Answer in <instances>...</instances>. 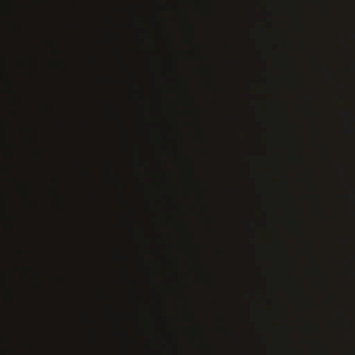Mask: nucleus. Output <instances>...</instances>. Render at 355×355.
<instances>
[{
    "mask_svg": "<svg viewBox=\"0 0 355 355\" xmlns=\"http://www.w3.org/2000/svg\"><path fill=\"white\" fill-rule=\"evenodd\" d=\"M19 218H17V257L21 260L22 258H24V249L21 247V231L19 232L20 229H21V226H19Z\"/></svg>",
    "mask_w": 355,
    "mask_h": 355,
    "instance_id": "20e7f679",
    "label": "nucleus"
},
{
    "mask_svg": "<svg viewBox=\"0 0 355 355\" xmlns=\"http://www.w3.org/2000/svg\"><path fill=\"white\" fill-rule=\"evenodd\" d=\"M17 67L21 69L23 67V62L21 59H17Z\"/></svg>",
    "mask_w": 355,
    "mask_h": 355,
    "instance_id": "423d86ee",
    "label": "nucleus"
},
{
    "mask_svg": "<svg viewBox=\"0 0 355 355\" xmlns=\"http://www.w3.org/2000/svg\"><path fill=\"white\" fill-rule=\"evenodd\" d=\"M19 294V293L17 292V347H19L21 338V304Z\"/></svg>",
    "mask_w": 355,
    "mask_h": 355,
    "instance_id": "f257e3e1",
    "label": "nucleus"
},
{
    "mask_svg": "<svg viewBox=\"0 0 355 355\" xmlns=\"http://www.w3.org/2000/svg\"><path fill=\"white\" fill-rule=\"evenodd\" d=\"M19 17V12L17 14ZM14 31L17 38V53L21 52V36H22V26L21 22L19 21V18L15 21Z\"/></svg>",
    "mask_w": 355,
    "mask_h": 355,
    "instance_id": "f03ea898",
    "label": "nucleus"
},
{
    "mask_svg": "<svg viewBox=\"0 0 355 355\" xmlns=\"http://www.w3.org/2000/svg\"><path fill=\"white\" fill-rule=\"evenodd\" d=\"M17 172H20V173H21V166H19V164H17Z\"/></svg>",
    "mask_w": 355,
    "mask_h": 355,
    "instance_id": "0eeeda50",
    "label": "nucleus"
},
{
    "mask_svg": "<svg viewBox=\"0 0 355 355\" xmlns=\"http://www.w3.org/2000/svg\"><path fill=\"white\" fill-rule=\"evenodd\" d=\"M14 101H15V105L17 107V110L15 112V115L16 118L18 120L21 117V114H20L19 110H18V108L21 105V98H20V96H19L18 93H16L15 94Z\"/></svg>",
    "mask_w": 355,
    "mask_h": 355,
    "instance_id": "39448f33",
    "label": "nucleus"
},
{
    "mask_svg": "<svg viewBox=\"0 0 355 355\" xmlns=\"http://www.w3.org/2000/svg\"><path fill=\"white\" fill-rule=\"evenodd\" d=\"M15 182L17 186L19 193L23 194L26 198L28 197V190L27 184L22 181L18 175L15 178Z\"/></svg>",
    "mask_w": 355,
    "mask_h": 355,
    "instance_id": "7ed1b4c3",
    "label": "nucleus"
},
{
    "mask_svg": "<svg viewBox=\"0 0 355 355\" xmlns=\"http://www.w3.org/2000/svg\"><path fill=\"white\" fill-rule=\"evenodd\" d=\"M18 271H19V268H18V266H16L15 267V272H18Z\"/></svg>",
    "mask_w": 355,
    "mask_h": 355,
    "instance_id": "6e6552de",
    "label": "nucleus"
}]
</instances>
